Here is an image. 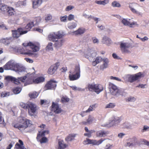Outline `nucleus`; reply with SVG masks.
Listing matches in <instances>:
<instances>
[{
	"mask_svg": "<svg viewBox=\"0 0 149 149\" xmlns=\"http://www.w3.org/2000/svg\"><path fill=\"white\" fill-rule=\"evenodd\" d=\"M7 70H10L15 71L18 74L25 72L26 68L21 64L16 63L13 60L9 61L6 65Z\"/></svg>",
	"mask_w": 149,
	"mask_h": 149,
	"instance_id": "f257e3e1",
	"label": "nucleus"
},
{
	"mask_svg": "<svg viewBox=\"0 0 149 149\" xmlns=\"http://www.w3.org/2000/svg\"><path fill=\"white\" fill-rule=\"evenodd\" d=\"M18 123L15 124L14 127L19 130H24L31 124V121L24 117H19L17 119Z\"/></svg>",
	"mask_w": 149,
	"mask_h": 149,
	"instance_id": "f03ea898",
	"label": "nucleus"
},
{
	"mask_svg": "<svg viewBox=\"0 0 149 149\" xmlns=\"http://www.w3.org/2000/svg\"><path fill=\"white\" fill-rule=\"evenodd\" d=\"M110 92V93L116 97H119L120 95L122 96H125L126 93L123 91L119 89L114 84L110 83L109 84Z\"/></svg>",
	"mask_w": 149,
	"mask_h": 149,
	"instance_id": "7ed1b4c3",
	"label": "nucleus"
},
{
	"mask_svg": "<svg viewBox=\"0 0 149 149\" xmlns=\"http://www.w3.org/2000/svg\"><path fill=\"white\" fill-rule=\"evenodd\" d=\"M20 106L25 109L28 108L29 113V114L31 116H33L37 109V107L36 105L32 103L27 104L23 102L20 103Z\"/></svg>",
	"mask_w": 149,
	"mask_h": 149,
	"instance_id": "20e7f679",
	"label": "nucleus"
},
{
	"mask_svg": "<svg viewBox=\"0 0 149 149\" xmlns=\"http://www.w3.org/2000/svg\"><path fill=\"white\" fill-rule=\"evenodd\" d=\"M102 61L103 62V63L100 66V69L102 70H103L104 69L107 68L108 66L109 61L107 58H103L101 57H97L95 61L93 62L92 64L93 66H95L97 64Z\"/></svg>",
	"mask_w": 149,
	"mask_h": 149,
	"instance_id": "39448f33",
	"label": "nucleus"
},
{
	"mask_svg": "<svg viewBox=\"0 0 149 149\" xmlns=\"http://www.w3.org/2000/svg\"><path fill=\"white\" fill-rule=\"evenodd\" d=\"M88 88L89 91H93L97 94H99L103 90V88L101 85H96L93 84H88Z\"/></svg>",
	"mask_w": 149,
	"mask_h": 149,
	"instance_id": "423d86ee",
	"label": "nucleus"
},
{
	"mask_svg": "<svg viewBox=\"0 0 149 149\" xmlns=\"http://www.w3.org/2000/svg\"><path fill=\"white\" fill-rule=\"evenodd\" d=\"M120 50L122 53L130 54V51L129 50L130 48H132L131 44L128 42H121L120 44Z\"/></svg>",
	"mask_w": 149,
	"mask_h": 149,
	"instance_id": "0eeeda50",
	"label": "nucleus"
},
{
	"mask_svg": "<svg viewBox=\"0 0 149 149\" xmlns=\"http://www.w3.org/2000/svg\"><path fill=\"white\" fill-rule=\"evenodd\" d=\"M63 34L58 31L57 33H50L48 36V39L49 40L54 42L58 38H61Z\"/></svg>",
	"mask_w": 149,
	"mask_h": 149,
	"instance_id": "6e6552de",
	"label": "nucleus"
},
{
	"mask_svg": "<svg viewBox=\"0 0 149 149\" xmlns=\"http://www.w3.org/2000/svg\"><path fill=\"white\" fill-rule=\"evenodd\" d=\"M74 72V74H70L69 78L70 80L73 81L76 80L78 79L80 76V68L79 66H76Z\"/></svg>",
	"mask_w": 149,
	"mask_h": 149,
	"instance_id": "1a4fd4ad",
	"label": "nucleus"
},
{
	"mask_svg": "<svg viewBox=\"0 0 149 149\" xmlns=\"http://www.w3.org/2000/svg\"><path fill=\"white\" fill-rule=\"evenodd\" d=\"M142 75V74L141 73L139 72L134 74L127 75L126 76V77L129 82L132 83L134 81L139 79Z\"/></svg>",
	"mask_w": 149,
	"mask_h": 149,
	"instance_id": "9d476101",
	"label": "nucleus"
},
{
	"mask_svg": "<svg viewBox=\"0 0 149 149\" xmlns=\"http://www.w3.org/2000/svg\"><path fill=\"white\" fill-rule=\"evenodd\" d=\"M104 140V139H101L98 141H97L86 138V140L83 141V143L85 145L92 144L93 145H98L101 144Z\"/></svg>",
	"mask_w": 149,
	"mask_h": 149,
	"instance_id": "9b49d317",
	"label": "nucleus"
},
{
	"mask_svg": "<svg viewBox=\"0 0 149 149\" xmlns=\"http://www.w3.org/2000/svg\"><path fill=\"white\" fill-rule=\"evenodd\" d=\"M84 56L88 58L90 57L93 58L95 56L96 53L95 51L92 49L89 48H87L84 51Z\"/></svg>",
	"mask_w": 149,
	"mask_h": 149,
	"instance_id": "f8f14e48",
	"label": "nucleus"
},
{
	"mask_svg": "<svg viewBox=\"0 0 149 149\" xmlns=\"http://www.w3.org/2000/svg\"><path fill=\"white\" fill-rule=\"evenodd\" d=\"M121 118L119 117H114L113 119L111 120L109 124L104 125L105 127H111L118 125L120 122Z\"/></svg>",
	"mask_w": 149,
	"mask_h": 149,
	"instance_id": "ddd939ff",
	"label": "nucleus"
},
{
	"mask_svg": "<svg viewBox=\"0 0 149 149\" xmlns=\"http://www.w3.org/2000/svg\"><path fill=\"white\" fill-rule=\"evenodd\" d=\"M128 140L131 142V143L127 142V145H125V146L130 147L137 145L139 146L140 145V142L138 141L136 138L135 137H134L132 138L129 139Z\"/></svg>",
	"mask_w": 149,
	"mask_h": 149,
	"instance_id": "4468645a",
	"label": "nucleus"
},
{
	"mask_svg": "<svg viewBox=\"0 0 149 149\" xmlns=\"http://www.w3.org/2000/svg\"><path fill=\"white\" fill-rule=\"evenodd\" d=\"M28 31H23L21 28H19L17 30L12 31L13 36L16 39L18 38L20 35L26 33Z\"/></svg>",
	"mask_w": 149,
	"mask_h": 149,
	"instance_id": "2eb2a0df",
	"label": "nucleus"
},
{
	"mask_svg": "<svg viewBox=\"0 0 149 149\" xmlns=\"http://www.w3.org/2000/svg\"><path fill=\"white\" fill-rule=\"evenodd\" d=\"M46 131H43L41 132V131H39L37 135L36 139L38 140H39V141L41 143H46L47 141V138L43 137L45 136V133Z\"/></svg>",
	"mask_w": 149,
	"mask_h": 149,
	"instance_id": "dca6fc26",
	"label": "nucleus"
},
{
	"mask_svg": "<svg viewBox=\"0 0 149 149\" xmlns=\"http://www.w3.org/2000/svg\"><path fill=\"white\" fill-rule=\"evenodd\" d=\"M23 45L24 47L25 48L28 49L29 48H31L33 49V52H36L38 51L39 48L38 47L33 45L32 43L30 42L27 43H23Z\"/></svg>",
	"mask_w": 149,
	"mask_h": 149,
	"instance_id": "f3484780",
	"label": "nucleus"
},
{
	"mask_svg": "<svg viewBox=\"0 0 149 149\" xmlns=\"http://www.w3.org/2000/svg\"><path fill=\"white\" fill-rule=\"evenodd\" d=\"M57 82L55 81L51 80L48 82L46 84L45 87L46 90H49L54 89L56 86V84Z\"/></svg>",
	"mask_w": 149,
	"mask_h": 149,
	"instance_id": "a211bd4d",
	"label": "nucleus"
},
{
	"mask_svg": "<svg viewBox=\"0 0 149 149\" xmlns=\"http://www.w3.org/2000/svg\"><path fill=\"white\" fill-rule=\"evenodd\" d=\"M130 19L127 20L126 19H124L122 20V23L125 26H128L130 27H134V26H138V24L135 22H130Z\"/></svg>",
	"mask_w": 149,
	"mask_h": 149,
	"instance_id": "6ab92c4d",
	"label": "nucleus"
},
{
	"mask_svg": "<svg viewBox=\"0 0 149 149\" xmlns=\"http://www.w3.org/2000/svg\"><path fill=\"white\" fill-rule=\"evenodd\" d=\"M52 107V111L56 113H59L62 111V110L59 107L58 104L53 102Z\"/></svg>",
	"mask_w": 149,
	"mask_h": 149,
	"instance_id": "aec40b11",
	"label": "nucleus"
},
{
	"mask_svg": "<svg viewBox=\"0 0 149 149\" xmlns=\"http://www.w3.org/2000/svg\"><path fill=\"white\" fill-rule=\"evenodd\" d=\"M137 6L138 5L135 3H130L129 5V7L130 8L131 11L133 13L140 15V13L136 10Z\"/></svg>",
	"mask_w": 149,
	"mask_h": 149,
	"instance_id": "412c9836",
	"label": "nucleus"
},
{
	"mask_svg": "<svg viewBox=\"0 0 149 149\" xmlns=\"http://www.w3.org/2000/svg\"><path fill=\"white\" fill-rule=\"evenodd\" d=\"M55 42V43L54 44V46L56 49H58L62 46L64 40L61 38H59Z\"/></svg>",
	"mask_w": 149,
	"mask_h": 149,
	"instance_id": "4be33fe9",
	"label": "nucleus"
},
{
	"mask_svg": "<svg viewBox=\"0 0 149 149\" xmlns=\"http://www.w3.org/2000/svg\"><path fill=\"white\" fill-rule=\"evenodd\" d=\"M26 76H25L24 77H18V79H17L14 77V79H13V81L15 84H18L20 83V81L22 82H24V80L26 78Z\"/></svg>",
	"mask_w": 149,
	"mask_h": 149,
	"instance_id": "5701e85b",
	"label": "nucleus"
},
{
	"mask_svg": "<svg viewBox=\"0 0 149 149\" xmlns=\"http://www.w3.org/2000/svg\"><path fill=\"white\" fill-rule=\"evenodd\" d=\"M102 42L107 45H109L111 43V41L109 38L106 36H104L102 41Z\"/></svg>",
	"mask_w": 149,
	"mask_h": 149,
	"instance_id": "b1692460",
	"label": "nucleus"
},
{
	"mask_svg": "<svg viewBox=\"0 0 149 149\" xmlns=\"http://www.w3.org/2000/svg\"><path fill=\"white\" fill-rule=\"evenodd\" d=\"M94 120V118L91 115H89L86 121H83L82 123L84 125H89L92 124Z\"/></svg>",
	"mask_w": 149,
	"mask_h": 149,
	"instance_id": "393cba45",
	"label": "nucleus"
},
{
	"mask_svg": "<svg viewBox=\"0 0 149 149\" xmlns=\"http://www.w3.org/2000/svg\"><path fill=\"white\" fill-rule=\"evenodd\" d=\"M42 2V0H34L33 1V8H36L39 6Z\"/></svg>",
	"mask_w": 149,
	"mask_h": 149,
	"instance_id": "a878e982",
	"label": "nucleus"
},
{
	"mask_svg": "<svg viewBox=\"0 0 149 149\" xmlns=\"http://www.w3.org/2000/svg\"><path fill=\"white\" fill-rule=\"evenodd\" d=\"M19 143L20 144L17 143L15 145L14 149H22V148H24V143L21 140L19 139Z\"/></svg>",
	"mask_w": 149,
	"mask_h": 149,
	"instance_id": "bb28decb",
	"label": "nucleus"
},
{
	"mask_svg": "<svg viewBox=\"0 0 149 149\" xmlns=\"http://www.w3.org/2000/svg\"><path fill=\"white\" fill-rule=\"evenodd\" d=\"M58 149H65V148H67L68 145L64 143V141H59L58 142Z\"/></svg>",
	"mask_w": 149,
	"mask_h": 149,
	"instance_id": "cd10ccee",
	"label": "nucleus"
},
{
	"mask_svg": "<svg viewBox=\"0 0 149 149\" xmlns=\"http://www.w3.org/2000/svg\"><path fill=\"white\" fill-rule=\"evenodd\" d=\"M56 70L57 68L56 66H53V65H52L48 69V73L50 74H52L55 73Z\"/></svg>",
	"mask_w": 149,
	"mask_h": 149,
	"instance_id": "c85d7f7f",
	"label": "nucleus"
},
{
	"mask_svg": "<svg viewBox=\"0 0 149 149\" xmlns=\"http://www.w3.org/2000/svg\"><path fill=\"white\" fill-rule=\"evenodd\" d=\"M75 136V134H70L65 138V140L68 142L71 141L74 139Z\"/></svg>",
	"mask_w": 149,
	"mask_h": 149,
	"instance_id": "c756f323",
	"label": "nucleus"
},
{
	"mask_svg": "<svg viewBox=\"0 0 149 149\" xmlns=\"http://www.w3.org/2000/svg\"><path fill=\"white\" fill-rule=\"evenodd\" d=\"M85 29L83 28H79L77 30L74 31L73 33L75 35H80L83 33Z\"/></svg>",
	"mask_w": 149,
	"mask_h": 149,
	"instance_id": "7c9ffc66",
	"label": "nucleus"
},
{
	"mask_svg": "<svg viewBox=\"0 0 149 149\" xmlns=\"http://www.w3.org/2000/svg\"><path fill=\"white\" fill-rule=\"evenodd\" d=\"M45 80V78L44 77H40L37 78L34 80V82L35 83L38 84L40 83L43 82Z\"/></svg>",
	"mask_w": 149,
	"mask_h": 149,
	"instance_id": "2f4dec72",
	"label": "nucleus"
},
{
	"mask_svg": "<svg viewBox=\"0 0 149 149\" xmlns=\"http://www.w3.org/2000/svg\"><path fill=\"white\" fill-rule=\"evenodd\" d=\"M38 95V93L36 91L30 93L29 94V97L31 98H35Z\"/></svg>",
	"mask_w": 149,
	"mask_h": 149,
	"instance_id": "473e14b6",
	"label": "nucleus"
},
{
	"mask_svg": "<svg viewBox=\"0 0 149 149\" xmlns=\"http://www.w3.org/2000/svg\"><path fill=\"white\" fill-rule=\"evenodd\" d=\"M9 7L0 3V10L2 11H7Z\"/></svg>",
	"mask_w": 149,
	"mask_h": 149,
	"instance_id": "72a5a7b5",
	"label": "nucleus"
},
{
	"mask_svg": "<svg viewBox=\"0 0 149 149\" xmlns=\"http://www.w3.org/2000/svg\"><path fill=\"white\" fill-rule=\"evenodd\" d=\"M29 50V49H26L24 48H18L17 50V52H19L21 54H24V55H27V54H23L24 53H28V51L27 52H24L25 51H27Z\"/></svg>",
	"mask_w": 149,
	"mask_h": 149,
	"instance_id": "f704fd0d",
	"label": "nucleus"
},
{
	"mask_svg": "<svg viewBox=\"0 0 149 149\" xmlns=\"http://www.w3.org/2000/svg\"><path fill=\"white\" fill-rule=\"evenodd\" d=\"M95 2L98 4L102 5H105L107 4L108 3L109 1L108 0H104L103 1H95Z\"/></svg>",
	"mask_w": 149,
	"mask_h": 149,
	"instance_id": "c9c22d12",
	"label": "nucleus"
},
{
	"mask_svg": "<svg viewBox=\"0 0 149 149\" xmlns=\"http://www.w3.org/2000/svg\"><path fill=\"white\" fill-rule=\"evenodd\" d=\"M13 8L9 7L7 12L8 13L9 15L11 16L14 14L15 12Z\"/></svg>",
	"mask_w": 149,
	"mask_h": 149,
	"instance_id": "e433bc0d",
	"label": "nucleus"
},
{
	"mask_svg": "<svg viewBox=\"0 0 149 149\" xmlns=\"http://www.w3.org/2000/svg\"><path fill=\"white\" fill-rule=\"evenodd\" d=\"M106 134L104 131H101L100 132L98 131L97 132L96 136L97 137H102L106 136Z\"/></svg>",
	"mask_w": 149,
	"mask_h": 149,
	"instance_id": "4c0bfd02",
	"label": "nucleus"
},
{
	"mask_svg": "<svg viewBox=\"0 0 149 149\" xmlns=\"http://www.w3.org/2000/svg\"><path fill=\"white\" fill-rule=\"evenodd\" d=\"M23 54H27L29 56H31L33 57H37L38 55L37 53H33L30 50L28 51V53H24Z\"/></svg>",
	"mask_w": 149,
	"mask_h": 149,
	"instance_id": "58836bf2",
	"label": "nucleus"
},
{
	"mask_svg": "<svg viewBox=\"0 0 149 149\" xmlns=\"http://www.w3.org/2000/svg\"><path fill=\"white\" fill-rule=\"evenodd\" d=\"M46 49L48 51H52L53 48L52 47V43L51 42L48 43L46 47Z\"/></svg>",
	"mask_w": 149,
	"mask_h": 149,
	"instance_id": "ea45409f",
	"label": "nucleus"
},
{
	"mask_svg": "<svg viewBox=\"0 0 149 149\" xmlns=\"http://www.w3.org/2000/svg\"><path fill=\"white\" fill-rule=\"evenodd\" d=\"M34 26L33 22H29L28 24L26 26L25 28L27 29H29V30L31 29L33 26Z\"/></svg>",
	"mask_w": 149,
	"mask_h": 149,
	"instance_id": "a19ab883",
	"label": "nucleus"
},
{
	"mask_svg": "<svg viewBox=\"0 0 149 149\" xmlns=\"http://www.w3.org/2000/svg\"><path fill=\"white\" fill-rule=\"evenodd\" d=\"M111 5L113 7H120L121 6L120 4L116 1L113 2Z\"/></svg>",
	"mask_w": 149,
	"mask_h": 149,
	"instance_id": "79ce46f5",
	"label": "nucleus"
},
{
	"mask_svg": "<svg viewBox=\"0 0 149 149\" xmlns=\"http://www.w3.org/2000/svg\"><path fill=\"white\" fill-rule=\"evenodd\" d=\"M136 100V98L132 96H130L128 97L126 99L127 102H134Z\"/></svg>",
	"mask_w": 149,
	"mask_h": 149,
	"instance_id": "37998d69",
	"label": "nucleus"
},
{
	"mask_svg": "<svg viewBox=\"0 0 149 149\" xmlns=\"http://www.w3.org/2000/svg\"><path fill=\"white\" fill-rule=\"evenodd\" d=\"M5 79L8 81H13V79H14V77L10 76H6Z\"/></svg>",
	"mask_w": 149,
	"mask_h": 149,
	"instance_id": "c03bdc74",
	"label": "nucleus"
},
{
	"mask_svg": "<svg viewBox=\"0 0 149 149\" xmlns=\"http://www.w3.org/2000/svg\"><path fill=\"white\" fill-rule=\"evenodd\" d=\"M21 89L20 88L17 87L13 90L14 93L15 94H17L19 93L21 91Z\"/></svg>",
	"mask_w": 149,
	"mask_h": 149,
	"instance_id": "a18cd8bd",
	"label": "nucleus"
},
{
	"mask_svg": "<svg viewBox=\"0 0 149 149\" xmlns=\"http://www.w3.org/2000/svg\"><path fill=\"white\" fill-rule=\"evenodd\" d=\"M10 95V93L8 92H2L1 94V97H4L9 96Z\"/></svg>",
	"mask_w": 149,
	"mask_h": 149,
	"instance_id": "49530a36",
	"label": "nucleus"
},
{
	"mask_svg": "<svg viewBox=\"0 0 149 149\" xmlns=\"http://www.w3.org/2000/svg\"><path fill=\"white\" fill-rule=\"evenodd\" d=\"M141 143L146 145L148 146H149V142L147 141L146 140L144 139L141 140Z\"/></svg>",
	"mask_w": 149,
	"mask_h": 149,
	"instance_id": "de8ad7c7",
	"label": "nucleus"
},
{
	"mask_svg": "<svg viewBox=\"0 0 149 149\" xmlns=\"http://www.w3.org/2000/svg\"><path fill=\"white\" fill-rule=\"evenodd\" d=\"M67 16L65 15L63 16H61L60 17V19L61 22H65L67 20Z\"/></svg>",
	"mask_w": 149,
	"mask_h": 149,
	"instance_id": "09e8293b",
	"label": "nucleus"
},
{
	"mask_svg": "<svg viewBox=\"0 0 149 149\" xmlns=\"http://www.w3.org/2000/svg\"><path fill=\"white\" fill-rule=\"evenodd\" d=\"M124 127L127 129H131L132 126L128 123H125L123 124Z\"/></svg>",
	"mask_w": 149,
	"mask_h": 149,
	"instance_id": "8fccbe9b",
	"label": "nucleus"
},
{
	"mask_svg": "<svg viewBox=\"0 0 149 149\" xmlns=\"http://www.w3.org/2000/svg\"><path fill=\"white\" fill-rule=\"evenodd\" d=\"M72 89L74 91H84L85 89H83L82 90H81V89L80 88H77V87L75 86H72L71 87Z\"/></svg>",
	"mask_w": 149,
	"mask_h": 149,
	"instance_id": "3c124183",
	"label": "nucleus"
},
{
	"mask_svg": "<svg viewBox=\"0 0 149 149\" xmlns=\"http://www.w3.org/2000/svg\"><path fill=\"white\" fill-rule=\"evenodd\" d=\"M115 106L114 104L113 103H110L109 104H107L106 107V108H113Z\"/></svg>",
	"mask_w": 149,
	"mask_h": 149,
	"instance_id": "603ef678",
	"label": "nucleus"
},
{
	"mask_svg": "<svg viewBox=\"0 0 149 149\" xmlns=\"http://www.w3.org/2000/svg\"><path fill=\"white\" fill-rule=\"evenodd\" d=\"M86 133L84 134V135L86 136L90 137L91 136V132L90 131H86Z\"/></svg>",
	"mask_w": 149,
	"mask_h": 149,
	"instance_id": "864d4df0",
	"label": "nucleus"
},
{
	"mask_svg": "<svg viewBox=\"0 0 149 149\" xmlns=\"http://www.w3.org/2000/svg\"><path fill=\"white\" fill-rule=\"evenodd\" d=\"M62 102H68L69 101V99L68 97H63L61 100Z\"/></svg>",
	"mask_w": 149,
	"mask_h": 149,
	"instance_id": "5fc2aeb1",
	"label": "nucleus"
},
{
	"mask_svg": "<svg viewBox=\"0 0 149 149\" xmlns=\"http://www.w3.org/2000/svg\"><path fill=\"white\" fill-rule=\"evenodd\" d=\"M52 16L51 15H48L45 18V20L46 21L50 20L52 19Z\"/></svg>",
	"mask_w": 149,
	"mask_h": 149,
	"instance_id": "6e6d98bb",
	"label": "nucleus"
},
{
	"mask_svg": "<svg viewBox=\"0 0 149 149\" xmlns=\"http://www.w3.org/2000/svg\"><path fill=\"white\" fill-rule=\"evenodd\" d=\"M93 42L94 43H97L98 44L99 41L98 39H97L96 37H94L92 38Z\"/></svg>",
	"mask_w": 149,
	"mask_h": 149,
	"instance_id": "4d7b16f0",
	"label": "nucleus"
},
{
	"mask_svg": "<svg viewBox=\"0 0 149 149\" xmlns=\"http://www.w3.org/2000/svg\"><path fill=\"white\" fill-rule=\"evenodd\" d=\"M93 108L91 106H90L88 110H87L86 111H84L83 113H89L91 111H93Z\"/></svg>",
	"mask_w": 149,
	"mask_h": 149,
	"instance_id": "13d9d810",
	"label": "nucleus"
},
{
	"mask_svg": "<svg viewBox=\"0 0 149 149\" xmlns=\"http://www.w3.org/2000/svg\"><path fill=\"white\" fill-rule=\"evenodd\" d=\"M73 8H74V7L73 6H68L66 8L65 10L66 11H68L72 10Z\"/></svg>",
	"mask_w": 149,
	"mask_h": 149,
	"instance_id": "bf43d9fd",
	"label": "nucleus"
},
{
	"mask_svg": "<svg viewBox=\"0 0 149 149\" xmlns=\"http://www.w3.org/2000/svg\"><path fill=\"white\" fill-rule=\"evenodd\" d=\"M74 15L72 14H70L69 15V16H68V20L69 21L71 20H72L74 19Z\"/></svg>",
	"mask_w": 149,
	"mask_h": 149,
	"instance_id": "052dcab7",
	"label": "nucleus"
},
{
	"mask_svg": "<svg viewBox=\"0 0 149 149\" xmlns=\"http://www.w3.org/2000/svg\"><path fill=\"white\" fill-rule=\"evenodd\" d=\"M41 105L44 104H46L48 103V102L47 101V100H41Z\"/></svg>",
	"mask_w": 149,
	"mask_h": 149,
	"instance_id": "680f3d73",
	"label": "nucleus"
},
{
	"mask_svg": "<svg viewBox=\"0 0 149 149\" xmlns=\"http://www.w3.org/2000/svg\"><path fill=\"white\" fill-rule=\"evenodd\" d=\"M110 79H114L117 80L118 81H121V80L119 79V78L118 77H113V76H111L110 77Z\"/></svg>",
	"mask_w": 149,
	"mask_h": 149,
	"instance_id": "e2e57ef3",
	"label": "nucleus"
},
{
	"mask_svg": "<svg viewBox=\"0 0 149 149\" xmlns=\"http://www.w3.org/2000/svg\"><path fill=\"white\" fill-rule=\"evenodd\" d=\"M2 113L0 112V124H3L4 123L3 119H2V117L1 116Z\"/></svg>",
	"mask_w": 149,
	"mask_h": 149,
	"instance_id": "0e129e2a",
	"label": "nucleus"
},
{
	"mask_svg": "<svg viewBox=\"0 0 149 149\" xmlns=\"http://www.w3.org/2000/svg\"><path fill=\"white\" fill-rule=\"evenodd\" d=\"M148 39V38L146 36H145L143 38H140V40L143 42L147 40Z\"/></svg>",
	"mask_w": 149,
	"mask_h": 149,
	"instance_id": "69168bd1",
	"label": "nucleus"
},
{
	"mask_svg": "<svg viewBox=\"0 0 149 149\" xmlns=\"http://www.w3.org/2000/svg\"><path fill=\"white\" fill-rule=\"evenodd\" d=\"M146 85V84H139L138 86H137V87H140L141 88H145V86Z\"/></svg>",
	"mask_w": 149,
	"mask_h": 149,
	"instance_id": "338daca9",
	"label": "nucleus"
},
{
	"mask_svg": "<svg viewBox=\"0 0 149 149\" xmlns=\"http://www.w3.org/2000/svg\"><path fill=\"white\" fill-rule=\"evenodd\" d=\"M112 56L114 58L119 59V57L115 53H113L112 54Z\"/></svg>",
	"mask_w": 149,
	"mask_h": 149,
	"instance_id": "774afa93",
	"label": "nucleus"
}]
</instances>
